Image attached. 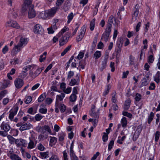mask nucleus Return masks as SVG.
I'll return each mask as SVG.
<instances>
[{
  "mask_svg": "<svg viewBox=\"0 0 160 160\" xmlns=\"http://www.w3.org/2000/svg\"><path fill=\"white\" fill-rule=\"evenodd\" d=\"M28 9V16L30 18H32L35 17V12L33 9V6L32 5L31 0H25L24 4L22 8L23 12H25Z\"/></svg>",
  "mask_w": 160,
  "mask_h": 160,
  "instance_id": "nucleus-1",
  "label": "nucleus"
},
{
  "mask_svg": "<svg viewBox=\"0 0 160 160\" xmlns=\"http://www.w3.org/2000/svg\"><path fill=\"white\" fill-rule=\"evenodd\" d=\"M28 40L27 38L22 37L18 44L15 46L13 48L12 51L14 52L15 54L17 53L22 48L25 46L28 43Z\"/></svg>",
  "mask_w": 160,
  "mask_h": 160,
  "instance_id": "nucleus-2",
  "label": "nucleus"
},
{
  "mask_svg": "<svg viewBox=\"0 0 160 160\" xmlns=\"http://www.w3.org/2000/svg\"><path fill=\"white\" fill-rule=\"evenodd\" d=\"M36 130L38 132H41V133L46 132V131H47L49 134L51 135H55V134L52 133V130L49 127L48 125H44L42 127L38 125L36 127Z\"/></svg>",
  "mask_w": 160,
  "mask_h": 160,
  "instance_id": "nucleus-3",
  "label": "nucleus"
},
{
  "mask_svg": "<svg viewBox=\"0 0 160 160\" xmlns=\"http://www.w3.org/2000/svg\"><path fill=\"white\" fill-rule=\"evenodd\" d=\"M95 106L94 105H92L91 108V111L89 112L90 115L91 116L95 118L94 120V123L95 124H97L98 122V118L99 117V110L98 109L97 112H95Z\"/></svg>",
  "mask_w": 160,
  "mask_h": 160,
  "instance_id": "nucleus-4",
  "label": "nucleus"
},
{
  "mask_svg": "<svg viewBox=\"0 0 160 160\" xmlns=\"http://www.w3.org/2000/svg\"><path fill=\"white\" fill-rule=\"evenodd\" d=\"M140 7L138 4H137L134 7L132 14V21H135L137 19L139 12Z\"/></svg>",
  "mask_w": 160,
  "mask_h": 160,
  "instance_id": "nucleus-5",
  "label": "nucleus"
},
{
  "mask_svg": "<svg viewBox=\"0 0 160 160\" xmlns=\"http://www.w3.org/2000/svg\"><path fill=\"white\" fill-rule=\"evenodd\" d=\"M71 36V33L67 32L65 36H62L59 40V45L62 46L65 44L68 41V39Z\"/></svg>",
  "mask_w": 160,
  "mask_h": 160,
  "instance_id": "nucleus-6",
  "label": "nucleus"
},
{
  "mask_svg": "<svg viewBox=\"0 0 160 160\" xmlns=\"http://www.w3.org/2000/svg\"><path fill=\"white\" fill-rule=\"evenodd\" d=\"M111 29L106 28L104 32L102 34L101 40L104 41L105 42L108 41L109 36L110 34Z\"/></svg>",
  "mask_w": 160,
  "mask_h": 160,
  "instance_id": "nucleus-7",
  "label": "nucleus"
},
{
  "mask_svg": "<svg viewBox=\"0 0 160 160\" xmlns=\"http://www.w3.org/2000/svg\"><path fill=\"white\" fill-rule=\"evenodd\" d=\"M57 11H58V10L57 9V8L53 7L50 9L45 11L46 12V15L47 18H50L53 17Z\"/></svg>",
  "mask_w": 160,
  "mask_h": 160,
  "instance_id": "nucleus-8",
  "label": "nucleus"
},
{
  "mask_svg": "<svg viewBox=\"0 0 160 160\" xmlns=\"http://www.w3.org/2000/svg\"><path fill=\"white\" fill-rule=\"evenodd\" d=\"M18 109V107H15L11 109L9 111V114L8 118L11 121H13L14 116L16 115L17 113Z\"/></svg>",
  "mask_w": 160,
  "mask_h": 160,
  "instance_id": "nucleus-9",
  "label": "nucleus"
},
{
  "mask_svg": "<svg viewBox=\"0 0 160 160\" xmlns=\"http://www.w3.org/2000/svg\"><path fill=\"white\" fill-rule=\"evenodd\" d=\"M24 82L22 79L18 78H16L14 81V84L17 89H20L23 85Z\"/></svg>",
  "mask_w": 160,
  "mask_h": 160,
  "instance_id": "nucleus-10",
  "label": "nucleus"
},
{
  "mask_svg": "<svg viewBox=\"0 0 160 160\" xmlns=\"http://www.w3.org/2000/svg\"><path fill=\"white\" fill-rule=\"evenodd\" d=\"M0 128L1 130L8 132L10 129L11 127L8 123L3 121L0 125Z\"/></svg>",
  "mask_w": 160,
  "mask_h": 160,
  "instance_id": "nucleus-11",
  "label": "nucleus"
},
{
  "mask_svg": "<svg viewBox=\"0 0 160 160\" xmlns=\"http://www.w3.org/2000/svg\"><path fill=\"white\" fill-rule=\"evenodd\" d=\"M27 144L26 141L22 138L18 139L15 140V144L18 146L25 147Z\"/></svg>",
  "mask_w": 160,
  "mask_h": 160,
  "instance_id": "nucleus-12",
  "label": "nucleus"
},
{
  "mask_svg": "<svg viewBox=\"0 0 160 160\" xmlns=\"http://www.w3.org/2000/svg\"><path fill=\"white\" fill-rule=\"evenodd\" d=\"M33 31L36 34H41L42 33L43 30L40 25L36 24L34 27Z\"/></svg>",
  "mask_w": 160,
  "mask_h": 160,
  "instance_id": "nucleus-13",
  "label": "nucleus"
},
{
  "mask_svg": "<svg viewBox=\"0 0 160 160\" xmlns=\"http://www.w3.org/2000/svg\"><path fill=\"white\" fill-rule=\"evenodd\" d=\"M7 25L8 26L17 29L19 28V26L18 23L14 21L11 20L8 21L7 22Z\"/></svg>",
  "mask_w": 160,
  "mask_h": 160,
  "instance_id": "nucleus-14",
  "label": "nucleus"
},
{
  "mask_svg": "<svg viewBox=\"0 0 160 160\" xmlns=\"http://www.w3.org/2000/svg\"><path fill=\"white\" fill-rule=\"evenodd\" d=\"M64 92L61 93L60 95H58L56 97V101H62L65 96V93H69L71 91H63Z\"/></svg>",
  "mask_w": 160,
  "mask_h": 160,
  "instance_id": "nucleus-15",
  "label": "nucleus"
},
{
  "mask_svg": "<svg viewBox=\"0 0 160 160\" xmlns=\"http://www.w3.org/2000/svg\"><path fill=\"white\" fill-rule=\"evenodd\" d=\"M32 127V125L30 123H25L22 124L19 129L22 131L30 129Z\"/></svg>",
  "mask_w": 160,
  "mask_h": 160,
  "instance_id": "nucleus-16",
  "label": "nucleus"
},
{
  "mask_svg": "<svg viewBox=\"0 0 160 160\" xmlns=\"http://www.w3.org/2000/svg\"><path fill=\"white\" fill-rule=\"evenodd\" d=\"M42 70L40 68H38L34 72H30V75L32 78H35L38 76L42 72Z\"/></svg>",
  "mask_w": 160,
  "mask_h": 160,
  "instance_id": "nucleus-17",
  "label": "nucleus"
},
{
  "mask_svg": "<svg viewBox=\"0 0 160 160\" xmlns=\"http://www.w3.org/2000/svg\"><path fill=\"white\" fill-rule=\"evenodd\" d=\"M74 59L75 62H72L71 64V67L75 68L76 67V65L77 64V62H78L79 66L80 65V52H79L78 56L77 57H75Z\"/></svg>",
  "mask_w": 160,
  "mask_h": 160,
  "instance_id": "nucleus-18",
  "label": "nucleus"
},
{
  "mask_svg": "<svg viewBox=\"0 0 160 160\" xmlns=\"http://www.w3.org/2000/svg\"><path fill=\"white\" fill-rule=\"evenodd\" d=\"M48 135L47 132L40 134L38 137V139L39 141L43 140L47 138L48 137Z\"/></svg>",
  "mask_w": 160,
  "mask_h": 160,
  "instance_id": "nucleus-19",
  "label": "nucleus"
},
{
  "mask_svg": "<svg viewBox=\"0 0 160 160\" xmlns=\"http://www.w3.org/2000/svg\"><path fill=\"white\" fill-rule=\"evenodd\" d=\"M37 143V141L35 142V143H34V141L30 139V141L28 143V146L27 148L28 149H32L36 147V144Z\"/></svg>",
  "mask_w": 160,
  "mask_h": 160,
  "instance_id": "nucleus-20",
  "label": "nucleus"
},
{
  "mask_svg": "<svg viewBox=\"0 0 160 160\" xmlns=\"http://www.w3.org/2000/svg\"><path fill=\"white\" fill-rule=\"evenodd\" d=\"M113 16L112 15L109 17L108 21V23L107 26V28L111 29L112 25L113 23Z\"/></svg>",
  "mask_w": 160,
  "mask_h": 160,
  "instance_id": "nucleus-21",
  "label": "nucleus"
},
{
  "mask_svg": "<svg viewBox=\"0 0 160 160\" xmlns=\"http://www.w3.org/2000/svg\"><path fill=\"white\" fill-rule=\"evenodd\" d=\"M64 1V0H57L55 4L56 6L54 7L57 8V9L58 10L60 9V7Z\"/></svg>",
  "mask_w": 160,
  "mask_h": 160,
  "instance_id": "nucleus-22",
  "label": "nucleus"
},
{
  "mask_svg": "<svg viewBox=\"0 0 160 160\" xmlns=\"http://www.w3.org/2000/svg\"><path fill=\"white\" fill-rule=\"evenodd\" d=\"M131 103V100L130 98L128 99L125 102V103L123 107L124 110H128L130 107Z\"/></svg>",
  "mask_w": 160,
  "mask_h": 160,
  "instance_id": "nucleus-23",
  "label": "nucleus"
},
{
  "mask_svg": "<svg viewBox=\"0 0 160 160\" xmlns=\"http://www.w3.org/2000/svg\"><path fill=\"white\" fill-rule=\"evenodd\" d=\"M123 42V38L120 37L118 40L117 42L116 47L122 48Z\"/></svg>",
  "mask_w": 160,
  "mask_h": 160,
  "instance_id": "nucleus-24",
  "label": "nucleus"
},
{
  "mask_svg": "<svg viewBox=\"0 0 160 160\" xmlns=\"http://www.w3.org/2000/svg\"><path fill=\"white\" fill-rule=\"evenodd\" d=\"M122 50V48L116 47L115 52H116V58H118L120 56L121 52Z\"/></svg>",
  "mask_w": 160,
  "mask_h": 160,
  "instance_id": "nucleus-25",
  "label": "nucleus"
},
{
  "mask_svg": "<svg viewBox=\"0 0 160 160\" xmlns=\"http://www.w3.org/2000/svg\"><path fill=\"white\" fill-rule=\"evenodd\" d=\"M71 3L69 1L66 2L63 6V9L65 12L68 11L69 9Z\"/></svg>",
  "mask_w": 160,
  "mask_h": 160,
  "instance_id": "nucleus-26",
  "label": "nucleus"
},
{
  "mask_svg": "<svg viewBox=\"0 0 160 160\" xmlns=\"http://www.w3.org/2000/svg\"><path fill=\"white\" fill-rule=\"evenodd\" d=\"M10 85V81L8 80H5L1 84V88L2 89H4L9 86Z\"/></svg>",
  "mask_w": 160,
  "mask_h": 160,
  "instance_id": "nucleus-27",
  "label": "nucleus"
},
{
  "mask_svg": "<svg viewBox=\"0 0 160 160\" xmlns=\"http://www.w3.org/2000/svg\"><path fill=\"white\" fill-rule=\"evenodd\" d=\"M49 153L48 152H40V155L42 159H46L49 157Z\"/></svg>",
  "mask_w": 160,
  "mask_h": 160,
  "instance_id": "nucleus-28",
  "label": "nucleus"
},
{
  "mask_svg": "<svg viewBox=\"0 0 160 160\" xmlns=\"http://www.w3.org/2000/svg\"><path fill=\"white\" fill-rule=\"evenodd\" d=\"M58 135L59 141L62 142L64 140L66 135L64 132H61L58 133Z\"/></svg>",
  "mask_w": 160,
  "mask_h": 160,
  "instance_id": "nucleus-29",
  "label": "nucleus"
},
{
  "mask_svg": "<svg viewBox=\"0 0 160 160\" xmlns=\"http://www.w3.org/2000/svg\"><path fill=\"white\" fill-rule=\"evenodd\" d=\"M81 30L82 31L81 32V41L84 35L86 30V26L85 25H84L82 27Z\"/></svg>",
  "mask_w": 160,
  "mask_h": 160,
  "instance_id": "nucleus-30",
  "label": "nucleus"
},
{
  "mask_svg": "<svg viewBox=\"0 0 160 160\" xmlns=\"http://www.w3.org/2000/svg\"><path fill=\"white\" fill-rule=\"evenodd\" d=\"M121 122L122 127L123 128L126 127L127 124V120L125 117H123L121 119Z\"/></svg>",
  "mask_w": 160,
  "mask_h": 160,
  "instance_id": "nucleus-31",
  "label": "nucleus"
},
{
  "mask_svg": "<svg viewBox=\"0 0 160 160\" xmlns=\"http://www.w3.org/2000/svg\"><path fill=\"white\" fill-rule=\"evenodd\" d=\"M68 152L66 150H65L62 152L63 157L62 158V160H69Z\"/></svg>",
  "mask_w": 160,
  "mask_h": 160,
  "instance_id": "nucleus-32",
  "label": "nucleus"
},
{
  "mask_svg": "<svg viewBox=\"0 0 160 160\" xmlns=\"http://www.w3.org/2000/svg\"><path fill=\"white\" fill-rule=\"evenodd\" d=\"M50 143L53 145H55L57 142V138L51 136H50Z\"/></svg>",
  "mask_w": 160,
  "mask_h": 160,
  "instance_id": "nucleus-33",
  "label": "nucleus"
},
{
  "mask_svg": "<svg viewBox=\"0 0 160 160\" xmlns=\"http://www.w3.org/2000/svg\"><path fill=\"white\" fill-rule=\"evenodd\" d=\"M107 61L108 60L104 59L103 61H102L101 65L102 66L100 68V71H102L103 70L106 68L107 66Z\"/></svg>",
  "mask_w": 160,
  "mask_h": 160,
  "instance_id": "nucleus-34",
  "label": "nucleus"
},
{
  "mask_svg": "<svg viewBox=\"0 0 160 160\" xmlns=\"http://www.w3.org/2000/svg\"><path fill=\"white\" fill-rule=\"evenodd\" d=\"M7 138L9 141V143L11 144H12L14 142L15 143V140L16 139L13 138L12 136L8 135L7 136Z\"/></svg>",
  "mask_w": 160,
  "mask_h": 160,
  "instance_id": "nucleus-35",
  "label": "nucleus"
},
{
  "mask_svg": "<svg viewBox=\"0 0 160 160\" xmlns=\"http://www.w3.org/2000/svg\"><path fill=\"white\" fill-rule=\"evenodd\" d=\"M95 19H93L90 22V27L91 31H92L94 29L95 25Z\"/></svg>",
  "mask_w": 160,
  "mask_h": 160,
  "instance_id": "nucleus-36",
  "label": "nucleus"
},
{
  "mask_svg": "<svg viewBox=\"0 0 160 160\" xmlns=\"http://www.w3.org/2000/svg\"><path fill=\"white\" fill-rule=\"evenodd\" d=\"M10 158L12 160H22L21 158L15 154L11 156Z\"/></svg>",
  "mask_w": 160,
  "mask_h": 160,
  "instance_id": "nucleus-37",
  "label": "nucleus"
},
{
  "mask_svg": "<svg viewBox=\"0 0 160 160\" xmlns=\"http://www.w3.org/2000/svg\"><path fill=\"white\" fill-rule=\"evenodd\" d=\"M135 57L132 55H130L129 57V65H133L135 64L134 63Z\"/></svg>",
  "mask_w": 160,
  "mask_h": 160,
  "instance_id": "nucleus-38",
  "label": "nucleus"
},
{
  "mask_svg": "<svg viewBox=\"0 0 160 160\" xmlns=\"http://www.w3.org/2000/svg\"><path fill=\"white\" fill-rule=\"evenodd\" d=\"M10 63L12 65H15L20 63V62L18 58L15 57L10 62Z\"/></svg>",
  "mask_w": 160,
  "mask_h": 160,
  "instance_id": "nucleus-39",
  "label": "nucleus"
},
{
  "mask_svg": "<svg viewBox=\"0 0 160 160\" xmlns=\"http://www.w3.org/2000/svg\"><path fill=\"white\" fill-rule=\"evenodd\" d=\"M47 54V52H45L40 56L39 61L40 62H42L45 59Z\"/></svg>",
  "mask_w": 160,
  "mask_h": 160,
  "instance_id": "nucleus-40",
  "label": "nucleus"
},
{
  "mask_svg": "<svg viewBox=\"0 0 160 160\" xmlns=\"http://www.w3.org/2000/svg\"><path fill=\"white\" fill-rule=\"evenodd\" d=\"M71 47V45H69L67 47L64 51L61 53V56H64L70 50Z\"/></svg>",
  "mask_w": 160,
  "mask_h": 160,
  "instance_id": "nucleus-41",
  "label": "nucleus"
},
{
  "mask_svg": "<svg viewBox=\"0 0 160 160\" xmlns=\"http://www.w3.org/2000/svg\"><path fill=\"white\" fill-rule=\"evenodd\" d=\"M154 116V113L152 112H151L149 115L148 117V124H150L151 121L152 120Z\"/></svg>",
  "mask_w": 160,
  "mask_h": 160,
  "instance_id": "nucleus-42",
  "label": "nucleus"
},
{
  "mask_svg": "<svg viewBox=\"0 0 160 160\" xmlns=\"http://www.w3.org/2000/svg\"><path fill=\"white\" fill-rule=\"evenodd\" d=\"M74 15L72 12H71L68 16L67 18L68 19L67 21V24H69L71 21L72 20Z\"/></svg>",
  "mask_w": 160,
  "mask_h": 160,
  "instance_id": "nucleus-43",
  "label": "nucleus"
},
{
  "mask_svg": "<svg viewBox=\"0 0 160 160\" xmlns=\"http://www.w3.org/2000/svg\"><path fill=\"white\" fill-rule=\"evenodd\" d=\"M18 130L15 129H12L10 131V134L13 136H17L18 134Z\"/></svg>",
  "mask_w": 160,
  "mask_h": 160,
  "instance_id": "nucleus-44",
  "label": "nucleus"
},
{
  "mask_svg": "<svg viewBox=\"0 0 160 160\" xmlns=\"http://www.w3.org/2000/svg\"><path fill=\"white\" fill-rule=\"evenodd\" d=\"M37 148L40 151H43L44 150L45 148L43 145L40 143L37 145Z\"/></svg>",
  "mask_w": 160,
  "mask_h": 160,
  "instance_id": "nucleus-45",
  "label": "nucleus"
},
{
  "mask_svg": "<svg viewBox=\"0 0 160 160\" xmlns=\"http://www.w3.org/2000/svg\"><path fill=\"white\" fill-rule=\"evenodd\" d=\"M154 60V58L153 55H150L148 58V61L149 63H152Z\"/></svg>",
  "mask_w": 160,
  "mask_h": 160,
  "instance_id": "nucleus-46",
  "label": "nucleus"
},
{
  "mask_svg": "<svg viewBox=\"0 0 160 160\" xmlns=\"http://www.w3.org/2000/svg\"><path fill=\"white\" fill-rule=\"evenodd\" d=\"M35 119L37 121H40L43 118V116L39 114H37L35 116Z\"/></svg>",
  "mask_w": 160,
  "mask_h": 160,
  "instance_id": "nucleus-47",
  "label": "nucleus"
},
{
  "mask_svg": "<svg viewBox=\"0 0 160 160\" xmlns=\"http://www.w3.org/2000/svg\"><path fill=\"white\" fill-rule=\"evenodd\" d=\"M101 56V52L99 51H96L94 54V57H95L96 59L99 58Z\"/></svg>",
  "mask_w": 160,
  "mask_h": 160,
  "instance_id": "nucleus-48",
  "label": "nucleus"
},
{
  "mask_svg": "<svg viewBox=\"0 0 160 160\" xmlns=\"http://www.w3.org/2000/svg\"><path fill=\"white\" fill-rule=\"evenodd\" d=\"M79 81V77L77 78V80L75 79H72L71 80L70 82V85H74L77 84V83Z\"/></svg>",
  "mask_w": 160,
  "mask_h": 160,
  "instance_id": "nucleus-49",
  "label": "nucleus"
},
{
  "mask_svg": "<svg viewBox=\"0 0 160 160\" xmlns=\"http://www.w3.org/2000/svg\"><path fill=\"white\" fill-rule=\"evenodd\" d=\"M142 124L138 125L137 127V128L135 132H137V133H138L140 134L142 132Z\"/></svg>",
  "mask_w": 160,
  "mask_h": 160,
  "instance_id": "nucleus-50",
  "label": "nucleus"
},
{
  "mask_svg": "<svg viewBox=\"0 0 160 160\" xmlns=\"http://www.w3.org/2000/svg\"><path fill=\"white\" fill-rule=\"evenodd\" d=\"M68 28L66 27H64L63 28H62L61 31L58 34V35L59 36H61V35L63 33L66 32Z\"/></svg>",
  "mask_w": 160,
  "mask_h": 160,
  "instance_id": "nucleus-51",
  "label": "nucleus"
},
{
  "mask_svg": "<svg viewBox=\"0 0 160 160\" xmlns=\"http://www.w3.org/2000/svg\"><path fill=\"white\" fill-rule=\"evenodd\" d=\"M47 112V109L46 108L41 107L39 109V112L42 114H46Z\"/></svg>",
  "mask_w": 160,
  "mask_h": 160,
  "instance_id": "nucleus-52",
  "label": "nucleus"
},
{
  "mask_svg": "<svg viewBox=\"0 0 160 160\" xmlns=\"http://www.w3.org/2000/svg\"><path fill=\"white\" fill-rule=\"evenodd\" d=\"M114 144V140H111L109 142L108 145V150L110 151L112 148Z\"/></svg>",
  "mask_w": 160,
  "mask_h": 160,
  "instance_id": "nucleus-53",
  "label": "nucleus"
},
{
  "mask_svg": "<svg viewBox=\"0 0 160 160\" xmlns=\"http://www.w3.org/2000/svg\"><path fill=\"white\" fill-rule=\"evenodd\" d=\"M122 114L125 116H126L129 118H131L132 116V115L131 113H128L126 111H123Z\"/></svg>",
  "mask_w": 160,
  "mask_h": 160,
  "instance_id": "nucleus-54",
  "label": "nucleus"
},
{
  "mask_svg": "<svg viewBox=\"0 0 160 160\" xmlns=\"http://www.w3.org/2000/svg\"><path fill=\"white\" fill-rule=\"evenodd\" d=\"M32 98L30 96H28L26 97L25 102L26 104L29 103L32 101Z\"/></svg>",
  "mask_w": 160,
  "mask_h": 160,
  "instance_id": "nucleus-55",
  "label": "nucleus"
},
{
  "mask_svg": "<svg viewBox=\"0 0 160 160\" xmlns=\"http://www.w3.org/2000/svg\"><path fill=\"white\" fill-rule=\"evenodd\" d=\"M142 95L138 93H137L135 95V101L137 102L139 101L142 98Z\"/></svg>",
  "mask_w": 160,
  "mask_h": 160,
  "instance_id": "nucleus-56",
  "label": "nucleus"
},
{
  "mask_svg": "<svg viewBox=\"0 0 160 160\" xmlns=\"http://www.w3.org/2000/svg\"><path fill=\"white\" fill-rule=\"evenodd\" d=\"M140 134L135 132L132 138L133 141L134 142L136 141L138 138Z\"/></svg>",
  "mask_w": 160,
  "mask_h": 160,
  "instance_id": "nucleus-57",
  "label": "nucleus"
},
{
  "mask_svg": "<svg viewBox=\"0 0 160 160\" xmlns=\"http://www.w3.org/2000/svg\"><path fill=\"white\" fill-rule=\"evenodd\" d=\"M49 160H59V159L58 156L55 154H53L49 158Z\"/></svg>",
  "mask_w": 160,
  "mask_h": 160,
  "instance_id": "nucleus-58",
  "label": "nucleus"
},
{
  "mask_svg": "<svg viewBox=\"0 0 160 160\" xmlns=\"http://www.w3.org/2000/svg\"><path fill=\"white\" fill-rule=\"evenodd\" d=\"M46 96L44 94H41L38 99V101L39 102H41L43 101Z\"/></svg>",
  "mask_w": 160,
  "mask_h": 160,
  "instance_id": "nucleus-59",
  "label": "nucleus"
},
{
  "mask_svg": "<svg viewBox=\"0 0 160 160\" xmlns=\"http://www.w3.org/2000/svg\"><path fill=\"white\" fill-rule=\"evenodd\" d=\"M39 17L40 18L43 19L47 18L46 15L45 11L42 12H40L39 14Z\"/></svg>",
  "mask_w": 160,
  "mask_h": 160,
  "instance_id": "nucleus-60",
  "label": "nucleus"
},
{
  "mask_svg": "<svg viewBox=\"0 0 160 160\" xmlns=\"http://www.w3.org/2000/svg\"><path fill=\"white\" fill-rule=\"evenodd\" d=\"M60 111L62 112H64L66 109V107L63 104H61L60 107Z\"/></svg>",
  "mask_w": 160,
  "mask_h": 160,
  "instance_id": "nucleus-61",
  "label": "nucleus"
},
{
  "mask_svg": "<svg viewBox=\"0 0 160 160\" xmlns=\"http://www.w3.org/2000/svg\"><path fill=\"white\" fill-rule=\"evenodd\" d=\"M76 99V96L74 94H72L70 97V101L72 102L75 101Z\"/></svg>",
  "mask_w": 160,
  "mask_h": 160,
  "instance_id": "nucleus-62",
  "label": "nucleus"
},
{
  "mask_svg": "<svg viewBox=\"0 0 160 160\" xmlns=\"http://www.w3.org/2000/svg\"><path fill=\"white\" fill-rule=\"evenodd\" d=\"M160 132L159 131H157L155 133V141L156 142H157L159 137Z\"/></svg>",
  "mask_w": 160,
  "mask_h": 160,
  "instance_id": "nucleus-63",
  "label": "nucleus"
},
{
  "mask_svg": "<svg viewBox=\"0 0 160 160\" xmlns=\"http://www.w3.org/2000/svg\"><path fill=\"white\" fill-rule=\"evenodd\" d=\"M7 93L5 91H2L0 92V100H1L4 97Z\"/></svg>",
  "mask_w": 160,
  "mask_h": 160,
  "instance_id": "nucleus-64",
  "label": "nucleus"
}]
</instances>
